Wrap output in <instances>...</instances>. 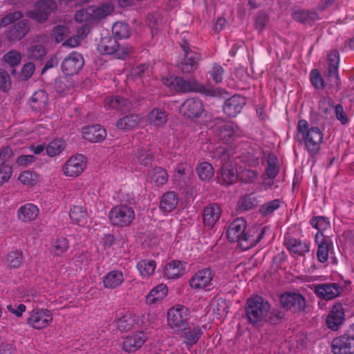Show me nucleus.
Listing matches in <instances>:
<instances>
[{
  "mask_svg": "<svg viewBox=\"0 0 354 354\" xmlns=\"http://www.w3.org/2000/svg\"><path fill=\"white\" fill-rule=\"evenodd\" d=\"M315 295L323 300L329 301L338 297L343 292V288L337 283H323L313 285Z\"/></svg>",
  "mask_w": 354,
  "mask_h": 354,
  "instance_id": "nucleus-14",
  "label": "nucleus"
},
{
  "mask_svg": "<svg viewBox=\"0 0 354 354\" xmlns=\"http://www.w3.org/2000/svg\"><path fill=\"white\" fill-rule=\"evenodd\" d=\"M162 81L165 86L177 92H195L211 97L218 95L216 89L206 87L203 84L198 82L195 78L185 80L181 77L171 76L169 77L162 78Z\"/></svg>",
  "mask_w": 354,
  "mask_h": 354,
  "instance_id": "nucleus-3",
  "label": "nucleus"
},
{
  "mask_svg": "<svg viewBox=\"0 0 354 354\" xmlns=\"http://www.w3.org/2000/svg\"><path fill=\"white\" fill-rule=\"evenodd\" d=\"M57 9V4L54 0H38L35 3V9L27 11L26 16L39 24H44Z\"/></svg>",
  "mask_w": 354,
  "mask_h": 354,
  "instance_id": "nucleus-9",
  "label": "nucleus"
},
{
  "mask_svg": "<svg viewBox=\"0 0 354 354\" xmlns=\"http://www.w3.org/2000/svg\"><path fill=\"white\" fill-rule=\"evenodd\" d=\"M310 224L318 230L319 234L323 233V231L327 230L330 227L328 220L323 216H315L311 218Z\"/></svg>",
  "mask_w": 354,
  "mask_h": 354,
  "instance_id": "nucleus-52",
  "label": "nucleus"
},
{
  "mask_svg": "<svg viewBox=\"0 0 354 354\" xmlns=\"http://www.w3.org/2000/svg\"><path fill=\"white\" fill-rule=\"evenodd\" d=\"M52 321L53 314L46 308H34L28 313L26 318V324L37 330L48 327Z\"/></svg>",
  "mask_w": 354,
  "mask_h": 354,
  "instance_id": "nucleus-12",
  "label": "nucleus"
},
{
  "mask_svg": "<svg viewBox=\"0 0 354 354\" xmlns=\"http://www.w3.org/2000/svg\"><path fill=\"white\" fill-rule=\"evenodd\" d=\"M35 71V64L31 62H27L23 66L21 73L19 75V79L21 81H27L33 75Z\"/></svg>",
  "mask_w": 354,
  "mask_h": 354,
  "instance_id": "nucleus-56",
  "label": "nucleus"
},
{
  "mask_svg": "<svg viewBox=\"0 0 354 354\" xmlns=\"http://www.w3.org/2000/svg\"><path fill=\"white\" fill-rule=\"evenodd\" d=\"M69 28L63 25H58L53 28V35L57 43L62 41L69 34Z\"/></svg>",
  "mask_w": 354,
  "mask_h": 354,
  "instance_id": "nucleus-57",
  "label": "nucleus"
},
{
  "mask_svg": "<svg viewBox=\"0 0 354 354\" xmlns=\"http://www.w3.org/2000/svg\"><path fill=\"white\" fill-rule=\"evenodd\" d=\"M3 59L4 62L9 64L11 67H15L20 64L21 60V55L18 51L12 50L6 53L3 55Z\"/></svg>",
  "mask_w": 354,
  "mask_h": 354,
  "instance_id": "nucleus-53",
  "label": "nucleus"
},
{
  "mask_svg": "<svg viewBox=\"0 0 354 354\" xmlns=\"http://www.w3.org/2000/svg\"><path fill=\"white\" fill-rule=\"evenodd\" d=\"M124 277L122 272L113 270L108 272L103 279L104 286L108 288H115L120 286L124 281Z\"/></svg>",
  "mask_w": 354,
  "mask_h": 354,
  "instance_id": "nucleus-33",
  "label": "nucleus"
},
{
  "mask_svg": "<svg viewBox=\"0 0 354 354\" xmlns=\"http://www.w3.org/2000/svg\"><path fill=\"white\" fill-rule=\"evenodd\" d=\"M142 121V116L137 113H130L118 119L115 122L118 129L128 131L133 130Z\"/></svg>",
  "mask_w": 354,
  "mask_h": 354,
  "instance_id": "nucleus-26",
  "label": "nucleus"
},
{
  "mask_svg": "<svg viewBox=\"0 0 354 354\" xmlns=\"http://www.w3.org/2000/svg\"><path fill=\"white\" fill-rule=\"evenodd\" d=\"M37 174L29 170L22 171L18 177V180L26 185H35L37 181Z\"/></svg>",
  "mask_w": 354,
  "mask_h": 354,
  "instance_id": "nucleus-54",
  "label": "nucleus"
},
{
  "mask_svg": "<svg viewBox=\"0 0 354 354\" xmlns=\"http://www.w3.org/2000/svg\"><path fill=\"white\" fill-rule=\"evenodd\" d=\"M277 158L272 154L268 157V166L266 167V174L268 178L273 179L279 173V167L277 165Z\"/></svg>",
  "mask_w": 354,
  "mask_h": 354,
  "instance_id": "nucleus-48",
  "label": "nucleus"
},
{
  "mask_svg": "<svg viewBox=\"0 0 354 354\" xmlns=\"http://www.w3.org/2000/svg\"><path fill=\"white\" fill-rule=\"evenodd\" d=\"M279 303L283 309L293 313H301L306 308V298L299 292H285L279 296Z\"/></svg>",
  "mask_w": 354,
  "mask_h": 354,
  "instance_id": "nucleus-8",
  "label": "nucleus"
},
{
  "mask_svg": "<svg viewBox=\"0 0 354 354\" xmlns=\"http://www.w3.org/2000/svg\"><path fill=\"white\" fill-rule=\"evenodd\" d=\"M147 121L155 127L164 125L167 121L166 112L160 109H153L147 116Z\"/></svg>",
  "mask_w": 354,
  "mask_h": 354,
  "instance_id": "nucleus-38",
  "label": "nucleus"
},
{
  "mask_svg": "<svg viewBox=\"0 0 354 354\" xmlns=\"http://www.w3.org/2000/svg\"><path fill=\"white\" fill-rule=\"evenodd\" d=\"M149 176L151 180L154 182L158 186L163 185L168 180L167 171L160 167H155L149 171Z\"/></svg>",
  "mask_w": 354,
  "mask_h": 354,
  "instance_id": "nucleus-41",
  "label": "nucleus"
},
{
  "mask_svg": "<svg viewBox=\"0 0 354 354\" xmlns=\"http://www.w3.org/2000/svg\"><path fill=\"white\" fill-rule=\"evenodd\" d=\"M180 113L185 118L194 120L200 118L205 111L203 103L196 97L187 99L180 107Z\"/></svg>",
  "mask_w": 354,
  "mask_h": 354,
  "instance_id": "nucleus-15",
  "label": "nucleus"
},
{
  "mask_svg": "<svg viewBox=\"0 0 354 354\" xmlns=\"http://www.w3.org/2000/svg\"><path fill=\"white\" fill-rule=\"evenodd\" d=\"M328 67L326 72V82L328 88L337 92L340 89L341 82L338 75V66L339 63V54L336 50H333L328 55Z\"/></svg>",
  "mask_w": 354,
  "mask_h": 354,
  "instance_id": "nucleus-10",
  "label": "nucleus"
},
{
  "mask_svg": "<svg viewBox=\"0 0 354 354\" xmlns=\"http://www.w3.org/2000/svg\"><path fill=\"white\" fill-rule=\"evenodd\" d=\"M210 77L212 78L213 81L216 84H219L223 80V75L224 73V69L223 67L218 64H214L213 67L210 71L208 73Z\"/></svg>",
  "mask_w": 354,
  "mask_h": 354,
  "instance_id": "nucleus-62",
  "label": "nucleus"
},
{
  "mask_svg": "<svg viewBox=\"0 0 354 354\" xmlns=\"http://www.w3.org/2000/svg\"><path fill=\"white\" fill-rule=\"evenodd\" d=\"M239 127L233 122H223L221 125H216L214 131L220 140L227 143L235 140Z\"/></svg>",
  "mask_w": 354,
  "mask_h": 354,
  "instance_id": "nucleus-18",
  "label": "nucleus"
},
{
  "mask_svg": "<svg viewBox=\"0 0 354 354\" xmlns=\"http://www.w3.org/2000/svg\"><path fill=\"white\" fill-rule=\"evenodd\" d=\"M97 50L102 55H113L117 59H126L133 53V47L121 46L113 36H106L99 41Z\"/></svg>",
  "mask_w": 354,
  "mask_h": 354,
  "instance_id": "nucleus-5",
  "label": "nucleus"
},
{
  "mask_svg": "<svg viewBox=\"0 0 354 354\" xmlns=\"http://www.w3.org/2000/svg\"><path fill=\"white\" fill-rule=\"evenodd\" d=\"M180 46L184 53V59L178 64V68L184 74L192 73L197 70L202 56L192 49L186 39H182Z\"/></svg>",
  "mask_w": 354,
  "mask_h": 354,
  "instance_id": "nucleus-6",
  "label": "nucleus"
},
{
  "mask_svg": "<svg viewBox=\"0 0 354 354\" xmlns=\"http://www.w3.org/2000/svg\"><path fill=\"white\" fill-rule=\"evenodd\" d=\"M146 341L143 332H138L132 335L127 336L122 344V349L127 352H134L140 348Z\"/></svg>",
  "mask_w": 354,
  "mask_h": 354,
  "instance_id": "nucleus-25",
  "label": "nucleus"
},
{
  "mask_svg": "<svg viewBox=\"0 0 354 354\" xmlns=\"http://www.w3.org/2000/svg\"><path fill=\"white\" fill-rule=\"evenodd\" d=\"M246 221L243 218L234 219L229 225L227 230V238L230 242H238L242 250H247L255 246L263 238L265 230L261 229L257 236L254 234L257 227L249 229L246 231Z\"/></svg>",
  "mask_w": 354,
  "mask_h": 354,
  "instance_id": "nucleus-1",
  "label": "nucleus"
},
{
  "mask_svg": "<svg viewBox=\"0 0 354 354\" xmlns=\"http://www.w3.org/2000/svg\"><path fill=\"white\" fill-rule=\"evenodd\" d=\"M84 64L83 56L77 52H72L62 64V70L66 75H74L82 68Z\"/></svg>",
  "mask_w": 354,
  "mask_h": 354,
  "instance_id": "nucleus-17",
  "label": "nucleus"
},
{
  "mask_svg": "<svg viewBox=\"0 0 354 354\" xmlns=\"http://www.w3.org/2000/svg\"><path fill=\"white\" fill-rule=\"evenodd\" d=\"M221 207L216 203L210 204L203 210V223L206 226L212 227L219 219Z\"/></svg>",
  "mask_w": 354,
  "mask_h": 354,
  "instance_id": "nucleus-27",
  "label": "nucleus"
},
{
  "mask_svg": "<svg viewBox=\"0 0 354 354\" xmlns=\"http://www.w3.org/2000/svg\"><path fill=\"white\" fill-rule=\"evenodd\" d=\"M214 275L209 268L200 270L189 279V285L194 289H203L211 286Z\"/></svg>",
  "mask_w": 354,
  "mask_h": 354,
  "instance_id": "nucleus-19",
  "label": "nucleus"
},
{
  "mask_svg": "<svg viewBox=\"0 0 354 354\" xmlns=\"http://www.w3.org/2000/svg\"><path fill=\"white\" fill-rule=\"evenodd\" d=\"M196 170L199 178L203 181L209 180L214 174L212 165L207 162H203L199 164Z\"/></svg>",
  "mask_w": 354,
  "mask_h": 354,
  "instance_id": "nucleus-45",
  "label": "nucleus"
},
{
  "mask_svg": "<svg viewBox=\"0 0 354 354\" xmlns=\"http://www.w3.org/2000/svg\"><path fill=\"white\" fill-rule=\"evenodd\" d=\"M167 292V287L160 283L154 287L147 295L146 301L149 304H154L156 301L162 299Z\"/></svg>",
  "mask_w": 354,
  "mask_h": 354,
  "instance_id": "nucleus-40",
  "label": "nucleus"
},
{
  "mask_svg": "<svg viewBox=\"0 0 354 354\" xmlns=\"http://www.w3.org/2000/svg\"><path fill=\"white\" fill-rule=\"evenodd\" d=\"M241 162L250 166L256 167L259 164V156L251 152H246L240 156Z\"/></svg>",
  "mask_w": 354,
  "mask_h": 354,
  "instance_id": "nucleus-59",
  "label": "nucleus"
},
{
  "mask_svg": "<svg viewBox=\"0 0 354 354\" xmlns=\"http://www.w3.org/2000/svg\"><path fill=\"white\" fill-rule=\"evenodd\" d=\"M238 180L241 183H253L257 178V173L252 169H244L238 173Z\"/></svg>",
  "mask_w": 354,
  "mask_h": 354,
  "instance_id": "nucleus-51",
  "label": "nucleus"
},
{
  "mask_svg": "<svg viewBox=\"0 0 354 354\" xmlns=\"http://www.w3.org/2000/svg\"><path fill=\"white\" fill-rule=\"evenodd\" d=\"M257 198L252 194L243 196L239 202V207L242 211L250 210L257 206Z\"/></svg>",
  "mask_w": 354,
  "mask_h": 354,
  "instance_id": "nucleus-49",
  "label": "nucleus"
},
{
  "mask_svg": "<svg viewBox=\"0 0 354 354\" xmlns=\"http://www.w3.org/2000/svg\"><path fill=\"white\" fill-rule=\"evenodd\" d=\"M70 218L77 225L83 226L87 222L88 214L86 209L82 206H74L70 210Z\"/></svg>",
  "mask_w": 354,
  "mask_h": 354,
  "instance_id": "nucleus-37",
  "label": "nucleus"
},
{
  "mask_svg": "<svg viewBox=\"0 0 354 354\" xmlns=\"http://www.w3.org/2000/svg\"><path fill=\"white\" fill-rule=\"evenodd\" d=\"M12 174V168L8 164H0V187L8 182Z\"/></svg>",
  "mask_w": 354,
  "mask_h": 354,
  "instance_id": "nucleus-63",
  "label": "nucleus"
},
{
  "mask_svg": "<svg viewBox=\"0 0 354 354\" xmlns=\"http://www.w3.org/2000/svg\"><path fill=\"white\" fill-rule=\"evenodd\" d=\"M270 310L268 301L261 296L256 295L246 300L245 316L248 323L254 328L263 325V322Z\"/></svg>",
  "mask_w": 354,
  "mask_h": 354,
  "instance_id": "nucleus-4",
  "label": "nucleus"
},
{
  "mask_svg": "<svg viewBox=\"0 0 354 354\" xmlns=\"http://www.w3.org/2000/svg\"><path fill=\"white\" fill-rule=\"evenodd\" d=\"M7 262L10 268L19 267L23 260V254L19 250L12 251L7 255Z\"/></svg>",
  "mask_w": 354,
  "mask_h": 354,
  "instance_id": "nucleus-55",
  "label": "nucleus"
},
{
  "mask_svg": "<svg viewBox=\"0 0 354 354\" xmlns=\"http://www.w3.org/2000/svg\"><path fill=\"white\" fill-rule=\"evenodd\" d=\"M315 241L318 246L317 252L318 261L325 263L328 260V252L333 248V241L329 236L324 235L323 233H317Z\"/></svg>",
  "mask_w": 354,
  "mask_h": 354,
  "instance_id": "nucleus-20",
  "label": "nucleus"
},
{
  "mask_svg": "<svg viewBox=\"0 0 354 354\" xmlns=\"http://www.w3.org/2000/svg\"><path fill=\"white\" fill-rule=\"evenodd\" d=\"M65 148V144L62 140H54L49 142L46 147V153L50 156L53 157L59 155Z\"/></svg>",
  "mask_w": 354,
  "mask_h": 354,
  "instance_id": "nucleus-47",
  "label": "nucleus"
},
{
  "mask_svg": "<svg viewBox=\"0 0 354 354\" xmlns=\"http://www.w3.org/2000/svg\"><path fill=\"white\" fill-rule=\"evenodd\" d=\"M23 17V14L21 11H15L7 14L0 21V26H7L10 24L15 22L20 19Z\"/></svg>",
  "mask_w": 354,
  "mask_h": 354,
  "instance_id": "nucleus-60",
  "label": "nucleus"
},
{
  "mask_svg": "<svg viewBox=\"0 0 354 354\" xmlns=\"http://www.w3.org/2000/svg\"><path fill=\"white\" fill-rule=\"evenodd\" d=\"M184 332V343L187 346H193L196 344L201 335L203 331L200 326H194L193 327H187V329L183 330Z\"/></svg>",
  "mask_w": 354,
  "mask_h": 354,
  "instance_id": "nucleus-36",
  "label": "nucleus"
},
{
  "mask_svg": "<svg viewBox=\"0 0 354 354\" xmlns=\"http://www.w3.org/2000/svg\"><path fill=\"white\" fill-rule=\"evenodd\" d=\"M334 106V102L329 97H324L319 102V110L326 115L328 114Z\"/></svg>",
  "mask_w": 354,
  "mask_h": 354,
  "instance_id": "nucleus-61",
  "label": "nucleus"
},
{
  "mask_svg": "<svg viewBox=\"0 0 354 354\" xmlns=\"http://www.w3.org/2000/svg\"><path fill=\"white\" fill-rule=\"evenodd\" d=\"M280 201L274 199L268 203L262 205L259 208V212L263 216H267L273 213V212L279 207Z\"/></svg>",
  "mask_w": 354,
  "mask_h": 354,
  "instance_id": "nucleus-58",
  "label": "nucleus"
},
{
  "mask_svg": "<svg viewBox=\"0 0 354 354\" xmlns=\"http://www.w3.org/2000/svg\"><path fill=\"white\" fill-rule=\"evenodd\" d=\"M188 319L189 310L184 306H177L168 310L167 322L172 328L177 330L187 329Z\"/></svg>",
  "mask_w": 354,
  "mask_h": 354,
  "instance_id": "nucleus-13",
  "label": "nucleus"
},
{
  "mask_svg": "<svg viewBox=\"0 0 354 354\" xmlns=\"http://www.w3.org/2000/svg\"><path fill=\"white\" fill-rule=\"evenodd\" d=\"M324 134L317 127H309L308 122L304 119L299 120L297 127L296 139L299 143H304L311 157L315 156L320 150Z\"/></svg>",
  "mask_w": 354,
  "mask_h": 354,
  "instance_id": "nucleus-2",
  "label": "nucleus"
},
{
  "mask_svg": "<svg viewBox=\"0 0 354 354\" xmlns=\"http://www.w3.org/2000/svg\"><path fill=\"white\" fill-rule=\"evenodd\" d=\"M178 203V197L174 192H167L163 194L160 202V208L164 212L173 211Z\"/></svg>",
  "mask_w": 354,
  "mask_h": 354,
  "instance_id": "nucleus-30",
  "label": "nucleus"
},
{
  "mask_svg": "<svg viewBox=\"0 0 354 354\" xmlns=\"http://www.w3.org/2000/svg\"><path fill=\"white\" fill-rule=\"evenodd\" d=\"M137 160L140 165L149 166L153 160V154L149 149H140L138 151Z\"/></svg>",
  "mask_w": 354,
  "mask_h": 354,
  "instance_id": "nucleus-50",
  "label": "nucleus"
},
{
  "mask_svg": "<svg viewBox=\"0 0 354 354\" xmlns=\"http://www.w3.org/2000/svg\"><path fill=\"white\" fill-rule=\"evenodd\" d=\"M185 263L178 260H172L168 262L165 267V275L168 279H176L179 277L185 269Z\"/></svg>",
  "mask_w": 354,
  "mask_h": 354,
  "instance_id": "nucleus-31",
  "label": "nucleus"
},
{
  "mask_svg": "<svg viewBox=\"0 0 354 354\" xmlns=\"http://www.w3.org/2000/svg\"><path fill=\"white\" fill-rule=\"evenodd\" d=\"M232 154V150L226 146H219L212 152L213 157L220 160L222 165L225 163L232 162L230 160Z\"/></svg>",
  "mask_w": 354,
  "mask_h": 354,
  "instance_id": "nucleus-43",
  "label": "nucleus"
},
{
  "mask_svg": "<svg viewBox=\"0 0 354 354\" xmlns=\"http://www.w3.org/2000/svg\"><path fill=\"white\" fill-rule=\"evenodd\" d=\"M238 172L233 162L221 165L217 178V182L225 186L231 185L238 180Z\"/></svg>",
  "mask_w": 354,
  "mask_h": 354,
  "instance_id": "nucleus-23",
  "label": "nucleus"
},
{
  "mask_svg": "<svg viewBox=\"0 0 354 354\" xmlns=\"http://www.w3.org/2000/svg\"><path fill=\"white\" fill-rule=\"evenodd\" d=\"M109 218L113 225L129 226L135 218V212L132 207L127 205H118L109 212Z\"/></svg>",
  "mask_w": 354,
  "mask_h": 354,
  "instance_id": "nucleus-11",
  "label": "nucleus"
},
{
  "mask_svg": "<svg viewBox=\"0 0 354 354\" xmlns=\"http://www.w3.org/2000/svg\"><path fill=\"white\" fill-rule=\"evenodd\" d=\"M46 54L44 46L41 44L31 46L28 50V57L32 60L41 59Z\"/></svg>",
  "mask_w": 354,
  "mask_h": 354,
  "instance_id": "nucleus-46",
  "label": "nucleus"
},
{
  "mask_svg": "<svg viewBox=\"0 0 354 354\" xmlns=\"http://www.w3.org/2000/svg\"><path fill=\"white\" fill-rule=\"evenodd\" d=\"M38 212L39 210L36 205L27 203L18 209V218L23 222H29L37 218Z\"/></svg>",
  "mask_w": 354,
  "mask_h": 354,
  "instance_id": "nucleus-32",
  "label": "nucleus"
},
{
  "mask_svg": "<svg viewBox=\"0 0 354 354\" xmlns=\"http://www.w3.org/2000/svg\"><path fill=\"white\" fill-rule=\"evenodd\" d=\"M29 30V21L22 19L15 24L10 30L8 37L10 39H21Z\"/></svg>",
  "mask_w": 354,
  "mask_h": 354,
  "instance_id": "nucleus-34",
  "label": "nucleus"
},
{
  "mask_svg": "<svg viewBox=\"0 0 354 354\" xmlns=\"http://www.w3.org/2000/svg\"><path fill=\"white\" fill-rule=\"evenodd\" d=\"M330 348L333 354H354V324L344 333L334 337Z\"/></svg>",
  "mask_w": 354,
  "mask_h": 354,
  "instance_id": "nucleus-7",
  "label": "nucleus"
},
{
  "mask_svg": "<svg viewBox=\"0 0 354 354\" xmlns=\"http://www.w3.org/2000/svg\"><path fill=\"white\" fill-rule=\"evenodd\" d=\"M286 245L288 250L299 255H303L304 253L309 251L308 245L299 239L293 238L288 239L286 241Z\"/></svg>",
  "mask_w": 354,
  "mask_h": 354,
  "instance_id": "nucleus-39",
  "label": "nucleus"
},
{
  "mask_svg": "<svg viewBox=\"0 0 354 354\" xmlns=\"http://www.w3.org/2000/svg\"><path fill=\"white\" fill-rule=\"evenodd\" d=\"M105 103L109 108L116 109L122 113L127 112L131 107V102L128 99L120 95L106 98L105 100Z\"/></svg>",
  "mask_w": 354,
  "mask_h": 354,
  "instance_id": "nucleus-28",
  "label": "nucleus"
},
{
  "mask_svg": "<svg viewBox=\"0 0 354 354\" xmlns=\"http://www.w3.org/2000/svg\"><path fill=\"white\" fill-rule=\"evenodd\" d=\"M112 33L118 40L126 39L131 35V29L126 23L116 22L112 27Z\"/></svg>",
  "mask_w": 354,
  "mask_h": 354,
  "instance_id": "nucleus-42",
  "label": "nucleus"
},
{
  "mask_svg": "<svg viewBox=\"0 0 354 354\" xmlns=\"http://www.w3.org/2000/svg\"><path fill=\"white\" fill-rule=\"evenodd\" d=\"M86 167V162L84 161L82 155H77L71 157L66 161L63 171L66 176L76 177L80 175Z\"/></svg>",
  "mask_w": 354,
  "mask_h": 354,
  "instance_id": "nucleus-22",
  "label": "nucleus"
},
{
  "mask_svg": "<svg viewBox=\"0 0 354 354\" xmlns=\"http://www.w3.org/2000/svg\"><path fill=\"white\" fill-rule=\"evenodd\" d=\"M83 138L90 142H100L106 136V129L100 124L86 126L82 130Z\"/></svg>",
  "mask_w": 354,
  "mask_h": 354,
  "instance_id": "nucleus-24",
  "label": "nucleus"
},
{
  "mask_svg": "<svg viewBox=\"0 0 354 354\" xmlns=\"http://www.w3.org/2000/svg\"><path fill=\"white\" fill-rule=\"evenodd\" d=\"M345 322V311L341 302H335L330 308L326 319V326L337 331Z\"/></svg>",
  "mask_w": 354,
  "mask_h": 354,
  "instance_id": "nucleus-16",
  "label": "nucleus"
},
{
  "mask_svg": "<svg viewBox=\"0 0 354 354\" xmlns=\"http://www.w3.org/2000/svg\"><path fill=\"white\" fill-rule=\"evenodd\" d=\"M11 86L12 82L9 74L6 71L0 69V90L6 92Z\"/></svg>",
  "mask_w": 354,
  "mask_h": 354,
  "instance_id": "nucleus-64",
  "label": "nucleus"
},
{
  "mask_svg": "<svg viewBox=\"0 0 354 354\" xmlns=\"http://www.w3.org/2000/svg\"><path fill=\"white\" fill-rule=\"evenodd\" d=\"M156 263L154 260H142L137 264V268L143 277H149L155 271Z\"/></svg>",
  "mask_w": 354,
  "mask_h": 354,
  "instance_id": "nucleus-44",
  "label": "nucleus"
},
{
  "mask_svg": "<svg viewBox=\"0 0 354 354\" xmlns=\"http://www.w3.org/2000/svg\"><path fill=\"white\" fill-rule=\"evenodd\" d=\"M292 18L301 24L311 26L318 20L319 17L314 11L298 10L292 13Z\"/></svg>",
  "mask_w": 354,
  "mask_h": 354,
  "instance_id": "nucleus-35",
  "label": "nucleus"
},
{
  "mask_svg": "<svg viewBox=\"0 0 354 354\" xmlns=\"http://www.w3.org/2000/svg\"><path fill=\"white\" fill-rule=\"evenodd\" d=\"M48 96L44 90H38L35 92L30 100L31 108L35 111L44 110L48 103Z\"/></svg>",
  "mask_w": 354,
  "mask_h": 354,
  "instance_id": "nucleus-29",
  "label": "nucleus"
},
{
  "mask_svg": "<svg viewBox=\"0 0 354 354\" xmlns=\"http://www.w3.org/2000/svg\"><path fill=\"white\" fill-rule=\"evenodd\" d=\"M245 104L246 100L244 97L240 95H234L225 101L223 110L227 115L234 118L241 113Z\"/></svg>",
  "mask_w": 354,
  "mask_h": 354,
  "instance_id": "nucleus-21",
  "label": "nucleus"
}]
</instances>
